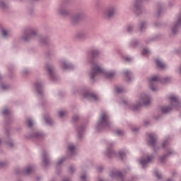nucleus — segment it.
Returning a JSON list of instances; mask_svg holds the SVG:
<instances>
[{"mask_svg":"<svg viewBox=\"0 0 181 181\" xmlns=\"http://www.w3.org/2000/svg\"><path fill=\"white\" fill-rule=\"evenodd\" d=\"M27 124L29 128H32L33 127V119L30 117L27 118Z\"/></svg>","mask_w":181,"mask_h":181,"instance_id":"obj_30","label":"nucleus"},{"mask_svg":"<svg viewBox=\"0 0 181 181\" xmlns=\"http://www.w3.org/2000/svg\"><path fill=\"white\" fill-rule=\"evenodd\" d=\"M8 88H9V86L8 85H1V89L8 90Z\"/></svg>","mask_w":181,"mask_h":181,"instance_id":"obj_45","label":"nucleus"},{"mask_svg":"<svg viewBox=\"0 0 181 181\" xmlns=\"http://www.w3.org/2000/svg\"><path fill=\"white\" fill-rule=\"evenodd\" d=\"M167 181H173V180H172V179H170V178H168V179L167 180Z\"/></svg>","mask_w":181,"mask_h":181,"instance_id":"obj_57","label":"nucleus"},{"mask_svg":"<svg viewBox=\"0 0 181 181\" xmlns=\"http://www.w3.org/2000/svg\"><path fill=\"white\" fill-rule=\"evenodd\" d=\"M170 102V106H163L161 107V112L163 114H168L172 110H180L181 107L180 98L177 95H170L169 97Z\"/></svg>","mask_w":181,"mask_h":181,"instance_id":"obj_2","label":"nucleus"},{"mask_svg":"<svg viewBox=\"0 0 181 181\" xmlns=\"http://www.w3.org/2000/svg\"><path fill=\"white\" fill-rule=\"evenodd\" d=\"M29 138H34L35 139H42V138H45V134L40 132H35Z\"/></svg>","mask_w":181,"mask_h":181,"instance_id":"obj_19","label":"nucleus"},{"mask_svg":"<svg viewBox=\"0 0 181 181\" xmlns=\"http://www.w3.org/2000/svg\"><path fill=\"white\" fill-rule=\"evenodd\" d=\"M151 53V52L148 49V48H144L142 50L141 54L143 56H148Z\"/></svg>","mask_w":181,"mask_h":181,"instance_id":"obj_34","label":"nucleus"},{"mask_svg":"<svg viewBox=\"0 0 181 181\" xmlns=\"http://www.w3.org/2000/svg\"><path fill=\"white\" fill-rule=\"evenodd\" d=\"M69 173H74V166H71L69 168Z\"/></svg>","mask_w":181,"mask_h":181,"instance_id":"obj_43","label":"nucleus"},{"mask_svg":"<svg viewBox=\"0 0 181 181\" xmlns=\"http://www.w3.org/2000/svg\"><path fill=\"white\" fill-rule=\"evenodd\" d=\"M1 35L4 36V37H8V31L6 30L2 29L1 30Z\"/></svg>","mask_w":181,"mask_h":181,"instance_id":"obj_40","label":"nucleus"},{"mask_svg":"<svg viewBox=\"0 0 181 181\" xmlns=\"http://www.w3.org/2000/svg\"><path fill=\"white\" fill-rule=\"evenodd\" d=\"M152 99L149 95L143 93L140 96V101L136 105L132 107L133 111H138L143 105L148 106L151 104Z\"/></svg>","mask_w":181,"mask_h":181,"instance_id":"obj_6","label":"nucleus"},{"mask_svg":"<svg viewBox=\"0 0 181 181\" xmlns=\"http://www.w3.org/2000/svg\"><path fill=\"white\" fill-rule=\"evenodd\" d=\"M156 63L158 69H166V64H165L162 59H157Z\"/></svg>","mask_w":181,"mask_h":181,"instance_id":"obj_22","label":"nucleus"},{"mask_svg":"<svg viewBox=\"0 0 181 181\" xmlns=\"http://www.w3.org/2000/svg\"><path fill=\"white\" fill-rule=\"evenodd\" d=\"M148 145H149V146H151V148H155V146H156V141H158L156 134H155V133H149L148 134Z\"/></svg>","mask_w":181,"mask_h":181,"instance_id":"obj_10","label":"nucleus"},{"mask_svg":"<svg viewBox=\"0 0 181 181\" xmlns=\"http://www.w3.org/2000/svg\"><path fill=\"white\" fill-rule=\"evenodd\" d=\"M83 98H88V100H90V101H98V95L95 93H90L88 91H85L83 93Z\"/></svg>","mask_w":181,"mask_h":181,"instance_id":"obj_11","label":"nucleus"},{"mask_svg":"<svg viewBox=\"0 0 181 181\" xmlns=\"http://www.w3.org/2000/svg\"><path fill=\"white\" fill-rule=\"evenodd\" d=\"M98 131H104L105 129L111 128V122L110 121V116L107 112H103L100 115L98 122L96 127Z\"/></svg>","mask_w":181,"mask_h":181,"instance_id":"obj_3","label":"nucleus"},{"mask_svg":"<svg viewBox=\"0 0 181 181\" xmlns=\"http://www.w3.org/2000/svg\"><path fill=\"white\" fill-rule=\"evenodd\" d=\"M81 180H83V181H87V177L86 176V175H82L81 176Z\"/></svg>","mask_w":181,"mask_h":181,"instance_id":"obj_46","label":"nucleus"},{"mask_svg":"<svg viewBox=\"0 0 181 181\" xmlns=\"http://www.w3.org/2000/svg\"><path fill=\"white\" fill-rule=\"evenodd\" d=\"M35 89L38 95H43V85L40 82H35L34 84Z\"/></svg>","mask_w":181,"mask_h":181,"instance_id":"obj_14","label":"nucleus"},{"mask_svg":"<svg viewBox=\"0 0 181 181\" xmlns=\"http://www.w3.org/2000/svg\"><path fill=\"white\" fill-rule=\"evenodd\" d=\"M63 181H71V180H70V179L66 178V179H64V180H63Z\"/></svg>","mask_w":181,"mask_h":181,"instance_id":"obj_54","label":"nucleus"},{"mask_svg":"<svg viewBox=\"0 0 181 181\" xmlns=\"http://www.w3.org/2000/svg\"><path fill=\"white\" fill-rule=\"evenodd\" d=\"M42 163L45 166H48L49 160V155L47 154V151H43L42 152Z\"/></svg>","mask_w":181,"mask_h":181,"instance_id":"obj_17","label":"nucleus"},{"mask_svg":"<svg viewBox=\"0 0 181 181\" xmlns=\"http://www.w3.org/2000/svg\"><path fill=\"white\" fill-rule=\"evenodd\" d=\"M59 118H63V117H66L67 115V111L61 110L58 112Z\"/></svg>","mask_w":181,"mask_h":181,"instance_id":"obj_31","label":"nucleus"},{"mask_svg":"<svg viewBox=\"0 0 181 181\" xmlns=\"http://www.w3.org/2000/svg\"><path fill=\"white\" fill-rule=\"evenodd\" d=\"M115 13V10L114 9V8H110L105 11V16H107V18H112V15H114Z\"/></svg>","mask_w":181,"mask_h":181,"instance_id":"obj_24","label":"nucleus"},{"mask_svg":"<svg viewBox=\"0 0 181 181\" xmlns=\"http://www.w3.org/2000/svg\"><path fill=\"white\" fill-rule=\"evenodd\" d=\"M136 45H138V41L136 40H134L132 42V46H136Z\"/></svg>","mask_w":181,"mask_h":181,"instance_id":"obj_50","label":"nucleus"},{"mask_svg":"<svg viewBox=\"0 0 181 181\" xmlns=\"http://www.w3.org/2000/svg\"><path fill=\"white\" fill-rule=\"evenodd\" d=\"M83 13L77 14L76 16L71 17V22H73V23H77L78 21L83 19Z\"/></svg>","mask_w":181,"mask_h":181,"instance_id":"obj_21","label":"nucleus"},{"mask_svg":"<svg viewBox=\"0 0 181 181\" xmlns=\"http://www.w3.org/2000/svg\"><path fill=\"white\" fill-rule=\"evenodd\" d=\"M123 58L124 60H126V62H131L132 60V58H131V57H124Z\"/></svg>","mask_w":181,"mask_h":181,"instance_id":"obj_44","label":"nucleus"},{"mask_svg":"<svg viewBox=\"0 0 181 181\" xmlns=\"http://www.w3.org/2000/svg\"><path fill=\"white\" fill-rule=\"evenodd\" d=\"M68 151L71 154V156H73L74 155L76 154V146H74V144H69L68 146Z\"/></svg>","mask_w":181,"mask_h":181,"instance_id":"obj_25","label":"nucleus"},{"mask_svg":"<svg viewBox=\"0 0 181 181\" xmlns=\"http://www.w3.org/2000/svg\"><path fill=\"white\" fill-rule=\"evenodd\" d=\"M175 173H172L173 176H175Z\"/></svg>","mask_w":181,"mask_h":181,"instance_id":"obj_59","label":"nucleus"},{"mask_svg":"<svg viewBox=\"0 0 181 181\" xmlns=\"http://www.w3.org/2000/svg\"><path fill=\"white\" fill-rule=\"evenodd\" d=\"M132 132H138V131H139V128L133 127V128H132Z\"/></svg>","mask_w":181,"mask_h":181,"instance_id":"obj_47","label":"nucleus"},{"mask_svg":"<svg viewBox=\"0 0 181 181\" xmlns=\"http://www.w3.org/2000/svg\"><path fill=\"white\" fill-rule=\"evenodd\" d=\"M115 91L117 94H119L121 93H124V88L122 87L117 86L115 88Z\"/></svg>","mask_w":181,"mask_h":181,"instance_id":"obj_32","label":"nucleus"},{"mask_svg":"<svg viewBox=\"0 0 181 181\" xmlns=\"http://www.w3.org/2000/svg\"><path fill=\"white\" fill-rule=\"evenodd\" d=\"M154 175L156 176L157 178L162 179V175L159 173V171H158V170H156L154 171Z\"/></svg>","mask_w":181,"mask_h":181,"instance_id":"obj_37","label":"nucleus"},{"mask_svg":"<svg viewBox=\"0 0 181 181\" xmlns=\"http://www.w3.org/2000/svg\"><path fill=\"white\" fill-rule=\"evenodd\" d=\"M66 9H67V4H62L59 6L58 12L60 15H62V16H67L69 11H66Z\"/></svg>","mask_w":181,"mask_h":181,"instance_id":"obj_15","label":"nucleus"},{"mask_svg":"<svg viewBox=\"0 0 181 181\" xmlns=\"http://www.w3.org/2000/svg\"><path fill=\"white\" fill-rule=\"evenodd\" d=\"M36 35H37V33L35 30L28 29L24 32L22 39L25 42H29V40H30V39H33V37H35Z\"/></svg>","mask_w":181,"mask_h":181,"instance_id":"obj_8","label":"nucleus"},{"mask_svg":"<svg viewBox=\"0 0 181 181\" xmlns=\"http://www.w3.org/2000/svg\"><path fill=\"white\" fill-rule=\"evenodd\" d=\"M121 104H123V105H127L128 104V102L127 100H124L121 101Z\"/></svg>","mask_w":181,"mask_h":181,"instance_id":"obj_51","label":"nucleus"},{"mask_svg":"<svg viewBox=\"0 0 181 181\" xmlns=\"http://www.w3.org/2000/svg\"><path fill=\"white\" fill-rule=\"evenodd\" d=\"M45 69L48 72L50 80H52V81H56V80H57V76H56V74L54 73V68H53V66H52V64H47L45 65Z\"/></svg>","mask_w":181,"mask_h":181,"instance_id":"obj_9","label":"nucleus"},{"mask_svg":"<svg viewBox=\"0 0 181 181\" xmlns=\"http://www.w3.org/2000/svg\"><path fill=\"white\" fill-rule=\"evenodd\" d=\"M44 119L48 125H53V120L50 118V116L46 115L44 117Z\"/></svg>","mask_w":181,"mask_h":181,"instance_id":"obj_27","label":"nucleus"},{"mask_svg":"<svg viewBox=\"0 0 181 181\" xmlns=\"http://www.w3.org/2000/svg\"><path fill=\"white\" fill-rule=\"evenodd\" d=\"M6 132L7 135H9V131L8 130H6Z\"/></svg>","mask_w":181,"mask_h":181,"instance_id":"obj_55","label":"nucleus"},{"mask_svg":"<svg viewBox=\"0 0 181 181\" xmlns=\"http://www.w3.org/2000/svg\"><path fill=\"white\" fill-rule=\"evenodd\" d=\"M35 170V168L32 166L27 167L25 171H21V173L17 172L18 175H30L33 171Z\"/></svg>","mask_w":181,"mask_h":181,"instance_id":"obj_18","label":"nucleus"},{"mask_svg":"<svg viewBox=\"0 0 181 181\" xmlns=\"http://www.w3.org/2000/svg\"><path fill=\"white\" fill-rule=\"evenodd\" d=\"M169 144H170V138H168L166 140L163 141L162 144L163 149H167L168 153L163 155L160 158V162H161V163H165L166 158H168L169 155H173V153H175V151H173V150H171L170 148H169Z\"/></svg>","mask_w":181,"mask_h":181,"instance_id":"obj_7","label":"nucleus"},{"mask_svg":"<svg viewBox=\"0 0 181 181\" xmlns=\"http://www.w3.org/2000/svg\"><path fill=\"white\" fill-rule=\"evenodd\" d=\"M173 5V3H169V6H172Z\"/></svg>","mask_w":181,"mask_h":181,"instance_id":"obj_56","label":"nucleus"},{"mask_svg":"<svg viewBox=\"0 0 181 181\" xmlns=\"http://www.w3.org/2000/svg\"><path fill=\"white\" fill-rule=\"evenodd\" d=\"M115 134L118 136H122V135H124V131L121 130V129H118L116 130Z\"/></svg>","mask_w":181,"mask_h":181,"instance_id":"obj_36","label":"nucleus"},{"mask_svg":"<svg viewBox=\"0 0 181 181\" xmlns=\"http://www.w3.org/2000/svg\"><path fill=\"white\" fill-rule=\"evenodd\" d=\"M133 29H134V25H132V24H129L127 25V32H132Z\"/></svg>","mask_w":181,"mask_h":181,"instance_id":"obj_39","label":"nucleus"},{"mask_svg":"<svg viewBox=\"0 0 181 181\" xmlns=\"http://www.w3.org/2000/svg\"><path fill=\"white\" fill-rule=\"evenodd\" d=\"M1 78H2V77H1V75H0V80H1Z\"/></svg>","mask_w":181,"mask_h":181,"instance_id":"obj_60","label":"nucleus"},{"mask_svg":"<svg viewBox=\"0 0 181 181\" xmlns=\"http://www.w3.org/2000/svg\"><path fill=\"white\" fill-rule=\"evenodd\" d=\"M3 115H4V117L11 115V110H8V109H4L3 110Z\"/></svg>","mask_w":181,"mask_h":181,"instance_id":"obj_35","label":"nucleus"},{"mask_svg":"<svg viewBox=\"0 0 181 181\" xmlns=\"http://www.w3.org/2000/svg\"><path fill=\"white\" fill-rule=\"evenodd\" d=\"M24 74H28V71H25V72H24Z\"/></svg>","mask_w":181,"mask_h":181,"instance_id":"obj_58","label":"nucleus"},{"mask_svg":"<svg viewBox=\"0 0 181 181\" xmlns=\"http://www.w3.org/2000/svg\"><path fill=\"white\" fill-rule=\"evenodd\" d=\"M61 67L62 70H73V69H74V65L71 64H67L65 61H62Z\"/></svg>","mask_w":181,"mask_h":181,"instance_id":"obj_16","label":"nucleus"},{"mask_svg":"<svg viewBox=\"0 0 181 181\" xmlns=\"http://www.w3.org/2000/svg\"><path fill=\"white\" fill-rule=\"evenodd\" d=\"M40 43L41 45H47L49 43V38L47 37L40 38Z\"/></svg>","mask_w":181,"mask_h":181,"instance_id":"obj_28","label":"nucleus"},{"mask_svg":"<svg viewBox=\"0 0 181 181\" xmlns=\"http://www.w3.org/2000/svg\"><path fill=\"white\" fill-rule=\"evenodd\" d=\"M158 10H157V16H160L162 13H163V4L158 3L157 4Z\"/></svg>","mask_w":181,"mask_h":181,"instance_id":"obj_26","label":"nucleus"},{"mask_svg":"<svg viewBox=\"0 0 181 181\" xmlns=\"http://www.w3.org/2000/svg\"><path fill=\"white\" fill-rule=\"evenodd\" d=\"M170 80L169 78H160L158 76H153L148 80L150 88L152 91H156L158 82L165 84L169 83Z\"/></svg>","mask_w":181,"mask_h":181,"instance_id":"obj_5","label":"nucleus"},{"mask_svg":"<svg viewBox=\"0 0 181 181\" xmlns=\"http://www.w3.org/2000/svg\"><path fill=\"white\" fill-rule=\"evenodd\" d=\"M152 159H153V155L147 156L146 159L141 158L140 160V163L142 168H146V166H148V163H151V162H152Z\"/></svg>","mask_w":181,"mask_h":181,"instance_id":"obj_12","label":"nucleus"},{"mask_svg":"<svg viewBox=\"0 0 181 181\" xmlns=\"http://www.w3.org/2000/svg\"><path fill=\"white\" fill-rule=\"evenodd\" d=\"M0 8H1V9H6V4H5V2L3 1H0Z\"/></svg>","mask_w":181,"mask_h":181,"instance_id":"obj_38","label":"nucleus"},{"mask_svg":"<svg viewBox=\"0 0 181 181\" xmlns=\"http://www.w3.org/2000/svg\"><path fill=\"white\" fill-rule=\"evenodd\" d=\"M72 121H73V122H76L78 121V115L74 116L72 118Z\"/></svg>","mask_w":181,"mask_h":181,"instance_id":"obj_42","label":"nucleus"},{"mask_svg":"<svg viewBox=\"0 0 181 181\" xmlns=\"http://www.w3.org/2000/svg\"><path fill=\"white\" fill-rule=\"evenodd\" d=\"M149 124H150L149 120H146V121L144 122V125H149Z\"/></svg>","mask_w":181,"mask_h":181,"instance_id":"obj_53","label":"nucleus"},{"mask_svg":"<svg viewBox=\"0 0 181 181\" xmlns=\"http://www.w3.org/2000/svg\"><path fill=\"white\" fill-rule=\"evenodd\" d=\"M139 29L141 32H143L145 29H146V22L144 21L141 23L139 25Z\"/></svg>","mask_w":181,"mask_h":181,"instance_id":"obj_29","label":"nucleus"},{"mask_svg":"<svg viewBox=\"0 0 181 181\" xmlns=\"http://www.w3.org/2000/svg\"><path fill=\"white\" fill-rule=\"evenodd\" d=\"M99 56L100 51L98 49H92L89 52V57H90L89 63L91 66V71L89 73V76L93 81H94L95 80V77H98V76H103V77H106V78H112V77L115 76V71H112L108 72L98 64V62L95 61V59Z\"/></svg>","mask_w":181,"mask_h":181,"instance_id":"obj_1","label":"nucleus"},{"mask_svg":"<svg viewBox=\"0 0 181 181\" xmlns=\"http://www.w3.org/2000/svg\"><path fill=\"white\" fill-rule=\"evenodd\" d=\"M112 146H114V142H109L107 146L106 152L105 153V156L108 158H114V156H118L122 160L127 156L128 151H120L117 153V152L112 150Z\"/></svg>","mask_w":181,"mask_h":181,"instance_id":"obj_4","label":"nucleus"},{"mask_svg":"<svg viewBox=\"0 0 181 181\" xmlns=\"http://www.w3.org/2000/svg\"><path fill=\"white\" fill-rule=\"evenodd\" d=\"M7 145H8V146H13V143L12 142V141H7Z\"/></svg>","mask_w":181,"mask_h":181,"instance_id":"obj_49","label":"nucleus"},{"mask_svg":"<svg viewBox=\"0 0 181 181\" xmlns=\"http://www.w3.org/2000/svg\"><path fill=\"white\" fill-rule=\"evenodd\" d=\"M155 26H158L156 24H155Z\"/></svg>","mask_w":181,"mask_h":181,"instance_id":"obj_61","label":"nucleus"},{"mask_svg":"<svg viewBox=\"0 0 181 181\" xmlns=\"http://www.w3.org/2000/svg\"><path fill=\"white\" fill-rule=\"evenodd\" d=\"M145 0H136L134 4V9L136 11V13L139 15L141 12H142V2Z\"/></svg>","mask_w":181,"mask_h":181,"instance_id":"obj_13","label":"nucleus"},{"mask_svg":"<svg viewBox=\"0 0 181 181\" xmlns=\"http://www.w3.org/2000/svg\"><path fill=\"white\" fill-rule=\"evenodd\" d=\"M124 74L126 78V81H127V83H129V81H131V76H132V72L129 71L128 69H126L124 71Z\"/></svg>","mask_w":181,"mask_h":181,"instance_id":"obj_23","label":"nucleus"},{"mask_svg":"<svg viewBox=\"0 0 181 181\" xmlns=\"http://www.w3.org/2000/svg\"><path fill=\"white\" fill-rule=\"evenodd\" d=\"M103 169H104V168H103V166H100V167H98V172H101L103 170Z\"/></svg>","mask_w":181,"mask_h":181,"instance_id":"obj_52","label":"nucleus"},{"mask_svg":"<svg viewBox=\"0 0 181 181\" xmlns=\"http://www.w3.org/2000/svg\"><path fill=\"white\" fill-rule=\"evenodd\" d=\"M77 39H84L86 37V33L81 32L76 35Z\"/></svg>","mask_w":181,"mask_h":181,"instance_id":"obj_33","label":"nucleus"},{"mask_svg":"<svg viewBox=\"0 0 181 181\" xmlns=\"http://www.w3.org/2000/svg\"><path fill=\"white\" fill-rule=\"evenodd\" d=\"M64 160H66V158H64V157H63L60 160H59L57 162V166H60V165H62V163H63V162H64Z\"/></svg>","mask_w":181,"mask_h":181,"instance_id":"obj_41","label":"nucleus"},{"mask_svg":"<svg viewBox=\"0 0 181 181\" xmlns=\"http://www.w3.org/2000/svg\"><path fill=\"white\" fill-rule=\"evenodd\" d=\"M4 166H6V162H0V168H4Z\"/></svg>","mask_w":181,"mask_h":181,"instance_id":"obj_48","label":"nucleus"},{"mask_svg":"<svg viewBox=\"0 0 181 181\" xmlns=\"http://www.w3.org/2000/svg\"><path fill=\"white\" fill-rule=\"evenodd\" d=\"M86 131V126L81 125L79 128H78V138L80 139L83 138V135H84V132Z\"/></svg>","mask_w":181,"mask_h":181,"instance_id":"obj_20","label":"nucleus"}]
</instances>
